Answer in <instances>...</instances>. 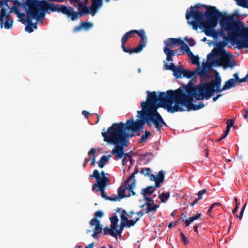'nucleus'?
<instances>
[{
    "label": "nucleus",
    "instance_id": "nucleus-33",
    "mask_svg": "<svg viewBox=\"0 0 248 248\" xmlns=\"http://www.w3.org/2000/svg\"><path fill=\"white\" fill-rule=\"evenodd\" d=\"M151 171V170L150 168H146L142 169L140 172L144 176H149Z\"/></svg>",
    "mask_w": 248,
    "mask_h": 248
},
{
    "label": "nucleus",
    "instance_id": "nucleus-34",
    "mask_svg": "<svg viewBox=\"0 0 248 248\" xmlns=\"http://www.w3.org/2000/svg\"><path fill=\"white\" fill-rule=\"evenodd\" d=\"M190 60L191 61V63L193 64L198 65L199 64V58L198 56H193L191 58Z\"/></svg>",
    "mask_w": 248,
    "mask_h": 248
},
{
    "label": "nucleus",
    "instance_id": "nucleus-15",
    "mask_svg": "<svg viewBox=\"0 0 248 248\" xmlns=\"http://www.w3.org/2000/svg\"><path fill=\"white\" fill-rule=\"evenodd\" d=\"M150 180L155 182L156 187H159L161 183H163L165 178V172L163 170H160L156 175L153 174H150Z\"/></svg>",
    "mask_w": 248,
    "mask_h": 248
},
{
    "label": "nucleus",
    "instance_id": "nucleus-20",
    "mask_svg": "<svg viewBox=\"0 0 248 248\" xmlns=\"http://www.w3.org/2000/svg\"><path fill=\"white\" fill-rule=\"evenodd\" d=\"M238 83L236 82V80L233 79H229L226 81L223 86L221 89V91H225L230 89L232 87L236 86Z\"/></svg>",
    "mask_w": 248,
    "mask_h": 248
},
{
    "label": "nucleus",
    "instance_id": "nucleus-55",
    "mask_svg": "<svg viewBox=\"0 0 248 248\" xmlns=\"http://www.w3.org/2000/svg\"><path fill=\"white\" fill-rule=\"evenodd\" d=\"M222 96L221 94H218L217 96L214 97L213 98V100L214 102L216 101L220 97Z\"/></svg>",
    "mask_w": 248,
    "mask_h": 248
},
{
    "label": "nucleus",
    "instance_id": "nucleus-45",
    "mask_svg": "<svg viewBox=\"0 0 248 248\" xmlns=\"http://www.w3.org/2000/svg\"><path fill=\"white\" fill-rule=\"evenodd\" d=\"M104 215L103 212L101 211H97L95 212L94 216L96 217H102Z\"/></svg>",
    "mask_w": 248,
    "mask_h": 248
},
{
    "label": "nucleus",
    "instance_id": "nucleus-12",
    "mask_svg": "<svg viewBox=\"0 0 248 248\" xmlns=\"http://www.w3.org/2000/svg\"><path fill=\"white\" fill-rule=\"evenodd\" d=\"M128 214L124 210H123L121 213V222L117 233L119 236L121 235L124 227H130L134 226L136 223L139 220V217H135L133 219L129 220L128 219Z\"/></svg>",
    "mask_w": 248,
    "mask_h": 248
},
{
    "label": "nucleus",
    "instance_id": "nucleus-23",
    "mask_svg": "<svg viewBox=\"0 0 248 248\" xmlns=\"http://www.w3.org/2000/svg\"><path fill=\"white\" fill-rule=\"evenodd\" d=\"M192 98V97L190 98V101H191ZM190 102L191 101L189 102L188 105H186V106H188L189 109H192L193 110H199L201 108H202L204 107V105L203 104V103L202 102H199V104L197 105V104H193L190 103Z\"/></svg>",
    "mask_w": 248,
    "mask_h": 248
},
{
    "label": "nucleus",
    "instance_id": "nucleus-48",
    "mask_svg": "<svg viewBox=\"0 0 248 248\" xmlns=\"http://www.w3.org/2000/svg\"><path fill=\"white\" fill-rule=\"evenodd\" d=\"M96 150V149L95 148H92L90 151L89 152H88V155H91L92 156H95L94 155V153H95Z\"/></svg>",
    "mask_w": 248,
    "mask_h": 248
},
{
    "label": "nucleus",
    "instance_id": "nucleus-59",
    "mask_svg": "<svg viewBox=\"0 0 248 248\" xmlns=\"http://www.w3.org/2000/svg\"><path fill=\"white\" fill-rule=\"evenodd\" d=\"M186 53L187 54L188 56L189 57L190 59L194 56L193 53L190 51L189 49L188 51L186 52Z\"/></svg>",
    "mask_w": 248,
    "mask_h": 248
},
{
    "label": "nucleus",
    "instance_id": "nucleus-37",
    "mask_svg": "<svg viewBox=\"0 0 248 248\" xmlns=\"http://www.w3.org/2000/svg\"><path fill=\"white\" fill-rule=\"evenodd\" d=\"M220 203L219 202H216L214 203H213L211 206L210 207L208 211V214L210 215V213L212 212V210L214 209L215 207L218 206L220 205Z\"/></svg>",
    "mask_w": 248,
    "mask_h": 248
},
{
    "label": "nucleus",
    "instance_id": "nucleus-17",
    "mask_svg": "<svg viewBox=\"0 0 248 248\" xmlns=\"http://www.w3.org/2000/svg\"><path fill=\"white\" fill-rule=\"evenodd\" d=\"M163 52L166 55V61L170 62V63L173 61L172 57L173 56L180 55L176 50H171L167 47H163Z\"/></svg>",
    "mask_w": 248,
    "mask_h": 248
},
{
    "label": "nucleus",
    "instance_id": "nucleus-24",
    "mask_svg": "<svg viewBox=\"0 0 248 248\" xmlns=\"http://www.w3.org/2000/svg\"><path fill=\"white\" fill-rule=\"evenodd\" d=\"M111 222L110 226L112 227V228L115 229V232L117 233L119 230V226L118 225V218L116 215H113L111 217H110Z\"/></svg>",
    "mask_w": 248,
    "mask_h": 248
},
{
    "label": "nucleus",
    "instance_id": "nucleus-13",
    "mask_svg": "<svg viewBox=\"0 0 248 248\" xmlns=\"http://www.w3.org/2000/svg\"><path fill=\"white\" fill-rule=\"evenodd\" d=\"M165 69L166 70H171L173 72V75L176 78H183L184 70L180 66H175L172 62L170 63V64L166 63L164 65Z\"/></svg>",
    "mask_w": 248,
    "mask_h": 248
},
{
    "label": "nucleus",
    "instance_id": "nucleus-21",
    "mask_svg": "<svg viewBox=\"0 0 248 248\" xmlns=\"http://www.w3.org/2000/svg\"><path fill=\"white\" fill-rule=\"evenodd\" d=\"M103 233L105 235L109 234L111 236L115 237L117 239V236L119 235L118 233H117L115 232V229L112 228V227L110 226V227H106L103 230Z\"/></svg>",
    "mask_w": 248,
    "mask_h": 248
},
{
    "label": "nucleus",
    "instance_id": "nucleus-8",
    "mask_svg": "<svg viewBox=\"0 0 248 248\" xmlns=\"http://www.w3.org/2000/svg\"><path fill=\"white\" fill-rule=\"evenodd\" d=\"M207 9L205 16L208 19L201 24L199 26L202 28L205 34L208 36L215 37L217 32L214 30L216 27L218 19L222 16L221 13L218 11L216 7L211 6Z\"/></svg>",
    "mask_w": 248,
    "mask_h": 248
},
{
    "label": "nucleus",
    "instance_id": "nucleus-27",
    "mask_svg": "<svg viewBox=\"0 0 248 248\" xmlns=\"http://www.w3.org/2000/svg\"><path fill=\"white\" fill-rule=\"evenodd\" d=\"M109 156L103 155L101 156L98 162V166L100 168H103L105 165L108 161Z\"/></svg>",
    "mask_w": 248,
    "mask_h": 248
},
{
    "label": "nucleus",
    "instance_id": "nucleus-36",
    "mask_svg": "<svg viewBox=\"0 0 248 248\" xmlns=\"http://www.w3.org/2000/svg\"><path fill=\"white\" fill-rule=\"evenodd\" d=\"M144 47L145 46L144 45L139 44V46L135 47L133 51L135 53H139L143 49Z\"/></svg>",
    "mask_w": 248,
    "mask_h": 248
},
{
    "label": "nucleus",
    "instance_id": "nucleus-1",
    "mask_svg": "<svg viewBox=\"0 0 248 248\" xmlns=\"http://www.w3.org/2000/svg\"><path fill=\"white\" fill-rule=\"evenodd\" d=\"M16 16L25 25V31L29 33L37 29L38 22L45 18L46 13L57 12L59 5L45 0H27L22 5L25 13H21L18 8L20 3L16 0Z\"/></svg>",
    "mask_w": 248,
    "mask_h": 248
},
{
    "label": "nucleus",
    "instance_id": "nucleus-52",
    "mask_svg": "<svg viewBox=\"0 0 248 248\" xmlns=\"http://www.w3.org/2000/svg\"><path fill=\"white\" fill-rule=\"evenodd\" d=\"M248 79V73L246 75L245 78H241L240 80V82H245Z\"/></svg>",
    "mask_w": 248,
    "mask_h": 248
},
{
    "label": "nucleus",
    "instance_id": "nucleus-56",
    "mask_svg": "<svg viewBox=\"0 0 248 248\" xmlns=\"http://www.w3.org/2000/svg\"><path fill=\"white\" fill-rule=\"evenodd\" d=\"M82 114L83 115L85 116V118H87L89 114V113L86 110H83L82 112Z\"/></svg>",
    "mask_w": 248,
    "mask_h": 248
},
{
    "label": "nucleus",
    "instance_id": "nucleus-46",
    "mask_svg": "<svg viewBox=\"0 0 248 248\" xmlns=\"http://www.w3.org/2000/svg\"><path fill=\"white\" fill-rule=\"evenodd\" d=\"M186 41L190 46H194L195 45V42L192 38H189L186 40Z\"/></svg>",
    "mask_w": 248,
    "mask_h": 248
},
{
    "label": "nucleus",
    "instance_id": "nucleus-43",
    "mask_svg": "<svg viewBox=\"0 0 248 248\" xmlns=\"http://www.w3.org/2000/svg\"><path fill=\"white\" fill-rule=\"evenodd\" d=\"M180 235L182 237V241L184 242V244H187L188 243V240L184 235V234L183 232H181Z\"/></svg>",
    "mask_w": 248,
    "mask_h": 248
},
{
    "label": "nucleus",
    "instance_id": "nucleus-54",
    "mask_svg": "<svg viewBox=\"0 0 248 248\" xmlns=\"http://www.w3.org/2000/svg\"><path fill=\"white\" fill-rule=\"evenodd\" d=\"M135 215V213L134 211H131L129 212V214H128V217L130 218H134L133 217V215Z\"/></svg>",
    "mask_w": 248,
    "mask_h": 248
},
{
    "label": "nucleus",
    "instance_id": "nucleus-58",
    "mask_svg": "<svg viewBox=\"0 0 248 248\" xmlns=\"http://www.w3.org/2000/svg\"><path fill=\"white\" fill-rule=\"evenodd\" d=\"M234 124V121L232 119L230 120V122L229 123H227V124H228L231 127Z\"/></svg>",
    "mask_w": 248,
    "mask_h": 248
},
{
    "label": "nucleus",
    "instance_id": "nucleus-38",
    "mask_svg": "<svg viewBox=\"0 0 248 248\" xmlns=\"http://www.w3.org/2000/svg\"><path fill=\"white\" fill-rule=\"evenodd\" d=\"M207 63H203L202 65V68H204V70H207V72L208 73L209 70L211 68V67H213L210 65L209 62L207 60Z\"/></svg>",
    "mask_w": 248,
    "mask_h": 248
},
{
    "label": "nucleus",
    "instance_id": "nucleus-47",
    "mask_svg": "<svg viewBox=\"0 0 248 248\" xmlns=\"http://www.w3.org/2000/svg\"><path fill=\"white\" fill-rule=\"evenodd\" d=\"M11 0H1L0 1V7H3L4 5H7Z\"/></svg>",
    "mask_w": 248,
    "mask_h": 248
},
{
    "label": "nucleus",
    "instance_id": "nucleus-26",
    "mask_svg": "<svg viewBox=\"0 0 248 248\" xmlns=\"http://www.w3.org/2000/svg\"><path fill=\"white\" fill-rule=\"evenodd\" d=\"M155 186H148L147 187L142 188L141 190V194L142 195H150L153 193L155 190Z\"/></svg>",
    "mask_w": 248,
    "mask_h": 248
},
{
    "label": "nucleus",
    "instance_id": "nucleus-44",
    "mask_svg": "<svg viewBox=\"0 0 248 248\" xmlns=\"http://www.w3.org/2000/svg\"><path fill=\"white\" fill-rule=\"evenodd\" d=\"M147 37H144L140 38V41L139 44L144 45V46H145L146 43H147Z\"/></svg>",
    "mask_w": 248,
    "mask_h": 248
},
{
    "label": "nucleus",
    "instance_id": "nucleus-14",
    "mask_svg": "<svg viewBox=\"0 0 248 248\" xmlns=\"http://www.w3.org/2000/svg\"><path fill=\"white\" fill-rule=\"evenodd\" d=\"M7 7L8 9L3 7H0V18L2 19L3 17L6 15L8 16L12 13H16V0H11L7 5H5Z\"/></svg>",
    "mask_w": 248,
    "mask_h": 248
},
{
    "label": "nucleus",
    "instance_id": "nucleus-31",
    "mask_svg": "<svg viewBox=\"0 0 248 248\" xmlns=\"http://www.w3.org/2000/svg\"><path fill=\"white\" fill-rule=\"evenodd\" d=\"M180 45H181L180 48L183 53L186 52L190 49L189 46L182 40L181 43L180 44Z\"/></svg>",
    "mask_w": 248,
    "mask_h": 248
},
{
    "label": "nucleus",
    "instance_id": "nucleus-10",
    "mask_svg": "<svg viewBox=\"0 0 248 248\" xmlns=\"http://www.w3.org/2000/svg\"><path fill=\"white\" fill-rule=\"evenodd\" d=\"M139 172L138 169L135 168L134 172L131 176L125 181V183L122 185L118 190L119 195L117 199H123L124 197L135 195V192L134 189L136 186V180L135 175Z\"/></svg>",
    "mask_w": 248,
    "mask_h": 248
},
{
    "label": "nucleus",
    "instance_id": "nucleus-61",
    "mask_svg": "<svg viewBox=\"0 0 248 248\" xmlns=\"http://www.w3.org/2000/svg\"><path fill=\"white\" fill-rule=\"evenodd\" d=\"M94 243H92L89 244L88 246H86L85 248H93Z\"/></svg>",
    "mask_w": 248,
    "mask_h": 248
},
{
    "label": "nucleus",
    "instance_id": "nucleus-50",
    "mask_svg": "<svg viewBox=\"0 0 248 248\" xmlns=\"http://www.w3.org/2000/svg\"><path fill=\"white\" fill-rule=\"evenodd\" d=\"M145 214H146L145 210L144 211H140L137 212L136 213H135V214H136L138 216H136V217H139L140 218V217H142Z\"/></svg>",
    "mask_w": 248,
    "mask_h": 248
},
{
    "label": "nucleus",
    "instance_id": "nucleus-53",
    "mask_svg": "<svg viewBox=\"0 0 248 248\" xmlns=\"http://www.w3.org/2000/svg\"><path fill=\"white\" fill-rule=\"evenodd\" d=\"M199 200L200 199H199V198L195 199L194 201L191 203V205L192 206H194L195 204H196L198 203Z\"/></svg>",
    "mask_w": 248,
    "mask_h": 248
},
{
    "label": "nucleus",
    "instance_id": "nucleus-60",
    "mask_svg": "<svg viewBox=\"0 0 248 248\" xmlns=\"http://www.w3.org/2000/svg\"><path fill=\"white\" fill-rule=\"evenodd\" d=\"M154 203V200L150 197H148V199H147L145 203Z\"/></svg>",
    "mask_w": 248,
    "mask_h": 248
},
{
    "label": "nucleus",
    "instance_id": "nucleus-28",
    "mask_svg": "<svg viewBox=\"0 0 248 248\" xmlns=\"http://www.w3.org/2000/svg\"><path fill=\"white\" fill-rule=\"evenodd\" d=\"M134 30H131L127 32H126L122 37L121 39V43L123 44H125V43L126 42L127 40L131 38L132 35L134 33Z\"/></svg>",
    "mask_w": 248,
    "mask_h": 248
},
{
    "label": "nucleus",
    "instance_id": "nucleus-18",
    "mask_svg": "<svg viewBox=\"0 0 248 248\" xmlns=\"http://www.w3.org/2000/svg\"><path fill=\"white\" fill-rule=\"evenodd\" d=\"M93 26V24L91 22L81 21L80 25L74 29V31L76 32L80 31L82 29L88 31L92 28Z\"/></svg>",
    "mask_w": 248,
    "mask_h": 248
},
{
    "label": "nucleus",
    "instance_id": "nucleus-11",
    "mask_svg": "<svg viewBox=\"0 0 248 248\" xmlns=\"http://www.w3.org/2000/svg\"><path fill=\"white\" fill-rule=\"evenodd\" d=\"M201 6L200 3H198L194 6H191L189 10L187 9L186 11V18L188 24L192 26L194 30L198 29L205 16L202 12L197 10V9L201 8Z\"/></svg>",
    "mask_w": 248,
    "mask_h": 248
},
{
    "label": "nucleus",
    "instance_id": "nucleus-19",
    "mask_svg": "<svg viewBox=\"0 0 248 248\" xmlns=\"http://www.w3.org/2000/svg\"><path fill=\"white\" fill-rule=\"evenodd\" d=\"M201 216V214H198L197 215L192 217H189L188 218H185V216L184 214L182 215L181 219L182 222H184L186 223L185 227L188 226L194 220L198 219Z\"/></svg>",
    "mask_w": 248,
    "mask_h": 248
},
{
    "label": "nucleus",
    "instance_id": "nucleus-2",
    "mask_svg": "<svg viewBox=\"0 0 248 248\" xmlns=\"http://www.w3.org/2000/svg\"><path fill=\"white\" fill-rule=\"evenodd\" d=\"M186 90L181 87L175 91L169 90L166 92H150L147 91V96L146 102L151 105L163 108L170 113L184 110L183 106L188 105L190 98L193 97V94L185 93Z\"/></svg>",
    "mask_w": 248,
    "mask_h": 248
},
{
    "label": "nucleus",
    "instance_id": "nucleus-22",
    "mask_svg": "<svg viewBox=\"0 0 248 248\" xmlns=\"http://www.w3.org/2000/svg\"><path fill=\"white\" fill-rule=\"evenodd\" d=\"M145 205L146 206L145 209L146 214H148L150 212H155L159 206L154 203H145Z\"/></svg>",
    "mask_w": 248,
    "mask_h": 248
},
{
    "label": "nucleus",
    "instance_id": "nucleus-49",
    "mask_svg": "<svg viewBox=\"0 0 248 248\" xmlns=\"http://www.w3.org/2000/svg\"><path fill=\"white\" fill-rule=\"evenodd\" d=\"M233 76L234 77V78H233V79H235L236 80V82L238 84L241 83L240 81V80L241 79V78H239L238 73H235L233 74Z\"/></svg>",
    "mask_w": 248,
    "mask_h": 248
},
{
    "label": "nucleus",
    "instance_id": "nucleus-3",
    "mask_svg": "<svg viewBox=\"0 0 248 248\" xmlns=\"http://www.w3.org/2000/svg\"><path fill=\"white\" fill-rule=\"evenodd\" d=\"M124 124L123 123L113 124L108 129L107 132L102 133V135L105 141L114 144V147L111 151V154L115 155L116 159H121L123 157L122 163L125 165L128 161H130L131 156L129 153H124V148L128 146L129 137L134 134H129Z\"/></svg>",
    "mask_w": 248,
    "mask_h": 248
},
{
    "label": "nucleus",
    "instance_id": "nucleus-29",
    "mask_svg": "<svg viewBox=\"0 0 248 248\" xmlns=\"http://www.w3.org/2000/svg\"><path fill=\"white\" fill-rule=\"evenodd\" d=\"M197 71V75H199L201 77H204L207 76L208 74V72H207V70H204V68H198Z\"/></svg>",
    "mask_w": 248,
    "mask_h": 248
},
{
    "label": "nucleus",
    "instance_id": "nucleus-62",
    "mask_svg": "<svg viewBox=\"0 0 248 248\" xmlns=\"http://www.w3.org/2000/svg\"><path fill=\"white\" fill-rule=\"evenodd\" d=\"M245 111L246 112V114L243 115V117L244 119H247L248 118L247 114H248V111L247 109H245Z\"/></svg>",
    "mask_w": 248,
    "mask_h": 248
},
{
    "label": "nucleus",
    "instance_id": "nucleus-63",
    "mask_svg": "<svg viewBox=\"0 0 248 248\" xmlns=\"http://www.w3.org/2000/svg\"><path fill=\"white\" fill-rule=\"evenodd\" d=\"M90 159H85L84 163L83 164V167H86V164L88 163V162L90 161Z\"/></svg>",
    "mask_w": 248,
    "mask_h": 248
},
{
    "label": "nucleus",
    "instance_id": "nucleus-57",
    "mask_svg": "<svg viewBox=\"0 0 248 248\" xmlns=\"http://www.w3.org/2000/svg\"><path fill=\"white\" fill-rule=\"evenodd\" d=\"M92 161L91 163V165L92 166H94L95 165V156H93L92 157Z\"/></svg>",
    "mask_w": 248,
    "mask_h": 248
},
{
    "label": "nucleus",
    "instance_id": "nucleus-16",
    "mask_svg": "<svg viewBox=\"0 0 248 248\" xmlns=\"http://www.w3.org/2000/svg\"><path fill=\"white\" fill-rule=\"evenodd\" d=\"M182 42L180 38H169L163 41L164 46L168 49H171L175 46H178Z\"/></svg>",
    "mask_w": 248,
    "mask_h": 248
},
{
    "label": "nucleus",
    "instance_id": "nucleus-9",
    "mask_svg": "<svg viewBox=\"0 0 248 248\" xmlns=\"http://www.w3.org/2000/svg\"><path fill=\"white\" fill-rule=\"evenodd\" d=\"M90 176L96 179V183L93 185L92 191L96 190L97 191L100 192L101 197L105 200L112 201H119L121 200V199H117L118 196L117 195H114L110 197L106 195L105 190L106 186L109 185V179L106 176L104 171H102L99 174L98 170H95L93 174H91Z\"/></svg>",
    "mask_w": 248,
    "mask_h": 248
},
{
    "label": "nucleus",
    "instance_id": "nucleus-64",
    "mask_svg": "<svg viewBox=\"0 0 248 248\" xmlns=\"http://www.w3.org/2000/svg\"><path fill=\"white\" fill-rule=\"evenodd\" d=\"M243 215V212H241V211L239 215L237 216V217H238L240 219H241L242 218Z\"/></svg>",
    "mask_w": 248,
    "mask_h": 248
},
{
    "label": "nucleus",
    "instance_id": "nucleus-5",
    "mask_svg": "<svg viewBox=\"0 0 248 248\" xmlns=\"http://www.w3.org/2000/svg\"><path fill=\"white\" fill-rule=\"evenodd\" d=\"M222 30L226 31L232 45L238 48L248 47V32L242 29L232 16H225L220 20Z\"/></svg>",
    "mask_w": 248,
    "mask_h": 248
},
{
    "label": "nucleus",
    "instance_id": "nucleus-7",
    "mask_svg": "<svg viewBox=\"0 0 248 248\" xmlns=\"http://www.w3.org/2000/svg\"><path fill=\"white\" fill-rule=\"evenodd\" d=\"M223 42L217 43L215 48L207 56V61L214 67H222L224 69L228 67L233 68L236 63L231 61L232 55L225 51Z\"/></svg>",
    "mask_w": 248,
    "mask_h": 248
},
{
    "label": "nucleus",
    "instance_id": "nucleus-35",
    "mask_svg": "<svg viewBox=\"0 0 248 248\" xmlns=\"http://www.w3.org/2000/svg\"><path fill=\"white\" fill-rule=\"evenodd\" d=\"M134 31H135L134 33H137L140 38L146 37L145 35V32L143 30H134Z\"/></svg>",
    "mask_w": 248,
    "mask_h": 248
},
{
    "label": "nucleus",
    "instance_id": "nucleus-51",
    "mask_svg": "<svg viewBox=\"0 0 248 248\" xmlns=\"http://www.w3.org/2000/svg\"><path fill=\"white\" fill-rule=\"evenodd\" d=\"M234 200H235V202H236V207L234 208V209L232 210V213H233V214H235V213L237 212V210H238V206L237 202V198H235L234 199Z\"/></svg>",
    "mask_w": 248,
    "mask_h": 248
},
{
    "label": "nucleus",
    "instance_id": "nucleus-32",
    "mask_svg": "<svg viewBox=\"0 0 248 248\" xmlns=\"http://www.w3.org/2000/svg\"><path fill=\"white\" fill-rule=\"evenodd\" d=\"M169 197H170V193L168 192H166V193H163L160 195V199L162 202H165L166 201H167Z\"/></svg>",
    "mask_w": 248,
    "mask_h": 248
},
{
    "label": "nucleus",
    "instance_id": "nucleus-4",
    "mask_svg": "<svg viewBox=\"0 0 248 248\" xmlns=\"http://www.w3.org/2000/svg\"><path fill=\"white\" fill-rule=\"evenodd\" d=\"M141 110L137 111L138 116L140 119H133L127 121L125 124L127 131L138 132L142 129L145 124L149 126L153 124L155 127L159 130L163 126L166 125L161 116L157 112V107H155L148 102L144 101L141 103Z\"/></svg>",
    "mask_w": 248,
    "mask_h": 248
},
{
    "label": "nucleus",
    "instance_id": "nucleus-39",
    "mask_svg": "<svg viewBox=\"0 0 248 248\" xmlns=\"http://www.w3.org/2000/svg\"><path fill=\"white\" fill-rule=\"evenodd\" d=\"M102 229L101 227V225H100L99 222L95 226V228L93 230V232L99 233L102 232Z\"/></svg>",
    "mask_w": 248,
    "mask_h": 248
},
{
    "label": "nucleus",
    "instance_id": "nucleus-25",
    "mask_svg": "<svg viewBox=\"0 0 248 248\" xmlns=\"http://www.w3.org/2000/svg\"><path fill=\"white\" fill-rule=\"evenodd\" d=\"M197 76V71H190L189 70H184L183 73V77H186L187 78H195Z\"/></svg>",
    "mask_w": 248,
    "mask_h": 248
},
{
    "label": "nucleus",
    "instance_id": "nucleus-6",
    "mask_svg": "<svg viewBox=\"0 0 248 248\" xmlns=\"http://www.w3.org/2000/svg\"><path fill=\"white\" fill-rule=\"evenodd\" d=\"M221 79L219 76H217L211 82L205 83L203 85L194 86L191 81H189L185 87L186 93L193 94V97L197 100H201L205 98L209 99L215 92H221L220 85Z\"/></svg>",
    "mask_w": 248,
    "mask_h": 248
},
{
    "label": "nucleus",
    "instance_id": "nucleus-40",
    "mask_svg": "<svg viewBox=\"0 0 248 248\" xmlns=\"http://www.w3.org/2000/svg\"><path fill=\"white\" fill-rule=\"evenodd\" d=\"M122 48L123 49V50L125 52L129 53L130 54H131L132 52H133V51L131 50L130 48L125 47L124 46V44H122Z\"/></svg>",
    "mask_w": 248,
    "mask_h": 248
},
{
    "label": "nucleus",
    "instance_id": "nucleus-41",
    "mask_svg": "<svg viewBox=\"0 0 248 248\" xmlns=\"http://www.w3.org/2000/svg\"><path fill=\"white\" fill-rule=\"evenodd\" d=\"M207 191L206 189H203L202 190L199 191L198 193V196L199 199H202V196L205 194Z\"/></svg>",
    "mask_w": 248,
    "mask_h": 248
},
{
    "label": "nucleus",
    "instance_id": "nucleus-42",
    "mask_svg": "<svg viewBox=\"0 0 248 248\" xmlns=\"http://www.w3.org/2000/svg\"><path fill=\"white\" fill-rule=\"evenodd\" d=\"M100 222L98 220H97L96 218H93L90 221V224L91 226H95L98 223H99Z\"/></svg>",
    "mask_w": 248,
    "mask_h": 248
},
{
    "label": "nucleus",
    "instance_id": "nucleus-30",
    "mask_svg": "<svg viewBox=\"0 0 248 248\" xmlns=\"http://www.w3.org/2000/svg\"><path fill=\"white\" fill-rule=\"evenodd\" d=\"M151 134V132L145 131L144 134L141 137L140 139L139 140V143H142L146 141L149 136Z\"/></svg>",
    "mask_w": 248,
    "mask_h": 248
}]
</instances>
